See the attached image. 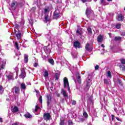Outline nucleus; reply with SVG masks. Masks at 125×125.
<instances>
[{"instance_id": "nucleus-1", "label": "nucleus", "mask_w": 125, "mask_h": 125, "mask_svg": "<svg viewBox=\"0 0 125 125\" xmlns=\"http://www.w3.org/2000/svg\"><path fill=\"white\" fill-rule=\"evenodd\" d=\"M64 87H68L69 92H70V86H69V82L68 81V78L65 77L63 79Z\"/></svg>"}, {"instance_id": "nucleus-2", "label": "nucleus", "mask_w": 125, "mask_h": 125, "mask_svg": "<svg viewBox=\"0 0 125 125\" xmlns=\"http://www.w3.org/2000/svg\"><path fill=\"white\" fill-rule=\"evenodd\" d=\"M5 64H6V60H3L1 62V63H0V71H1V70H3V69L5 68Z\"/></svg>"}, {"instance_id": "nucleus-3", "label": "nucleus", "mask_w": 125, "mask_h": 125, "mask_svg": "<svg viewBox=\"0 0 125 125\" xmlns=\"http://www.w3.org/2000/svg\"><path fill=\"white\" fill-rule=\"evenodd\" d=\"M51 99H52V96L51 94H48L47 95V105L49 106L50 102H51Z\"/></svg>"}, {"instance_id": "nucleus-4", "label": "nucleus", "mask_w": 125, "mask_h": 125, "mask_svg": "<svg viewBox=\"0 0 125 125\" xmlns=\"http://www.w3.org/2000/svg\"><path fill=\"white\" fill-rule=\"evenodd\" d=\"M86 87L88 89L89 87H90V85H91V80L89 78H88L86 80Z\"/></svg>"}, {"instance_id": "nucleus-5", "label": "nucleus", "mask_w": 125, "mask_h": 125, "mask_svg": "<svg viewBox=\"0 0 125 125\" xmlns=\"http://www.w3.org/2000/svg\"><path fill=\"white\" fill-rule=\"evenodd\" d=\"M54 18L58 19L59 18V10H56L54 12Z\"/></svg>"}, {"instance_id": "nucleus-6", "label": "nucleus", "mask_w": 125, "mask_h": 125, "mask_svg": "<svg viewBox=\"0 0 125 125\" xmlns=\"http://www.w3.org/2000/svg\"><path fill=\"white\" fill-rule=\"evenodd\" d=\"M43 119L45 121H49V120H50V114L49 113H44Z\"/></svg>"}, {"instance_id": "nucleus-7", "label": "nucleus", "mask_w": 125, "mask_h": 125, "mask_svg": "<svg viewBox=\"0 0 125 125\" xmlns=\"http://www.w3.org/2000/svg\"><path fill=\"white\" fill-rule=\"evenodd\" d=\"M90 13H92V10H91V8L87 7L85 14L87 17L90 15Z\"/></svg>"}, {"instance_id": "nucleus-8", "label": "nucleus", "mask_w": 125, "mask_h": 125, "mask_svg": "<svg viewBox=\"0 0 125 125\" xmlns=\"http://www.w3.org/2000/svg\"><path fill=\"white\" fill-rule=\"evenodd\" d=\"M13 89L14 90L16 94H19L20 93V88L19 87L15 86L13 88Z\"/></svg>"}, {"instance_id": "nucleus-9", "label": "nucleus", "mask_w": 125, "mask_h": 125, "mask_svg": "<svg viewBox=\"0 0 125 125\" xmlns=\"http://www.w3.org/2000/svg\"><path fill=\"white\" fill-rule=\"evenodd\" d=\"M76 79L79 83H82V79L81 78V76H80V73H76Z\"/></svg>"}, {"instance_id": "nucleus-10", "label": "nucleus", "mask_w": 125, "mask_h": 125, "mask_svg": "<svg viewBox=\"0 0 125 125\" xmlns=\"http://www.w3.org/2000/svg\"><path fill=\"white\" fill-rule=\"evenodd\" d=\"M21 74L20 77L21 78V79H24L25 77H26V72H25V70L21 69Z\"/></svg>"}, {"instance_id": "nucleus-11", "label": "nucleus", "mask_w": 125, "mask_h": 125, "mask_svg": "<svg viewBox=\"0 0 125 125\" xmlns=\"http://www.w3.org/2000/svg\"><path fill=\"white\" fill-rule=\"evenodd\" d=\"M74 46L76 47V48H81V43L78 41H76L74 43Z\"/></svg>"}, {"instance_id": "nucleus-12", "label": "nucleus", "mask_w": 125, "mask_h": 125, "mask_svg": "<svg viewBox=\"0 0 125 125\" xmlns=\"http://www.w3.org/2000/svg\"><path fill=\"white\" fill-rule=\"evenodd\" d=\"M117 19L118 21H123L124 20V16L122 14L119 15L117 16Z\"/></svg>"}, {"instance_id": "nucleus-13", "label": "nucleus", "mask_w": 125, "mask_h": 125, "mask_svg": "<svg viewBox=\"0 0 125 125\" xmlns=\"http://www.w3.org/2000/svg\"><path fill=\"white\" fill-rule=\"evenodd\" d=\"M103 41V37H102V35H100L98 36L97 38V42H102Z\"/></svg>"}, {"instance_id": "nucleus-14", "label": "nucleus", "mask_w": 125, "mask_h": 125, "mask_svg": "<svg viewBox=\"0 0 125 125\" xmlns=\"http://www.w3.org/2000/svg\"><path fill=\"white\" fill-rule=\"evenodd\" d=\"M106 78L107 79H112V73L111 71H108L106 72Z\"/></svg>"}, {"instance_id": "nucleus-15", "label": "nucleus", "mask_w": 125, "mask_h": 125, "mask_svg": "<svg viewBox=\"0 0 125 125\" xmlns=\"http://www.w3.org/2000/svg\"><path fill=\"white\" fill-rule=\"evenodd\" d=\"M44 50L47 54H49L50 53V49L48 48V47H44Z\"/></svg>"}, {"instance_id": "nucleus-16", "label": "nucleus", "mask_w": 125, "mask_h": 125, "mask_svg": "<svg viewBox=\"0 0 125 125\" xmlns=\"http://www.w3.org/2000/svg\"><path fill=\"white\" fill-rule=\"evenodd\" d=\"M21 90H26V84H25V83H21Z\"/></svg>"}, {"instance_id": "nucleus-17", "label": "nucleus", "mask_w": 125, "mask_h": 125, "mask_svg": "<svg viewBox=\"0 0 125 125\" xmlns=\"http://www.w3.org/2000/svg\"><path fill=\"white\" fill-rule=\"evenodd\" d=\"M6 77L8 80H12L13 79V73H10L9 75H7Z\"/></svg>"}, {"instance_id": "nucleus-18", "label": "nucleus", "mask_w": 125, "mask_h": 125, "mask_svg": "<svg viewBox=\"0 0 125 125\" xmlns=\"http://www.w3.org/2000/svg\"><path fill=\"white\" fill-rule=\"evenodd\" d=\"M16 36L18 39V40H21V38H22V34L20 32H19L18 33L16 34Z\"/></svg>"}, {"instance_id": "nucleus-19", "label": "nucleus", "mask_w": 125, "mask_h": 125, "mask_svg": "<svg viewBox=\"0 0 125 125\" xmlns=\"http://www.w3.org/2000/svg\"><path fill=\"white\" fill-rule=\"evenodd\" d=\"M87 30L88 32V35L89 36H91V35H92V30L91 29L90 27H88Z\"/></svg>"}, {"instance_id": "nucleus-20", "label": "nucleus", "mask_w": 125, "mask_h": 125, "mask_svg": "<svg viewBox=\"0 0 125 125\" xmlns=\"http://www.w3.org/2000/svg\"><path fill=\"white\" fill-rule=\"evenodd\" d=\"M62 94L64 97H65V98H66V97L67 98L68 97V94H67V92H66V91H65V90L62 89Z\"/></svg>"}, {"instance_id": "nucleus-21", "label": "nucleus", "mask_w": 125, "mask_h": 125, "mask_svg": "<svg viewBox=\"0 0 125 125\" xmlns=\"http://www.w3.org/2000/svg\"><path fill=\"white\" fill-rule=\"evenodd\" d=\"M17 2H13L11 4V7L12 8V9H15V8H16V7L17 6Z\"/></svg>"}, {"instance_id": "nucleus-22", "label": "nucleus", "mask_w": 125, "mask_h": 125, "mask_svg": "<svg viewBox=\"0 0 125 125\" xmlns=\"http://www.w3.org/2000/svg\"><path fill=\"white\" fill-rule=\"evenodd\" d=\"M85 49L88 51H91L92 50V48H89V43H87L85 46Z\"/></svg>"}, {"instance_id": "nucleus-23", "label": "nucleus", "mask_w": 125, "mask_h": 125, "mask_svg": "<svg viewBox=\"0 0 125 125\" xmlns=\"http://www.w3.org/2000/svg\"><path fill=\"white\" fill-rule=\"evenodd\" d=\"M19 109L17 106H15L13 108H12V112L13 113H16V112H18Z\"/></svg>"}, {"instance_id": "nucleus-24", "label": "nucleus", "mask_w": 125, "mask_h": 125, "mask_svg": "<svg viewBox=\"0 0 125 125\" xmlns=\"http://www.w3.org/2000/svg\"><path fill=\"white\" fill-rule=\"evenodd\" d=\"M28 55L24 54V63H28Z\"/></svg>"}, {"instance_id": "nucleus-25", "label": "nucleus", "mask_w": 125, "mask_h": 125, "mask_svg": "<svg viewBox=\"0 0 125 125\" xmlns=\"http://www.w3.org/2000/svg\"><path fill=\"white\" fill-rule=\"evenodd\" d=\"M78 35H83V31H82V28H78L76 31Z\"/></svg>"}, {"instance_id": "nucleus-26", "label": "nucleus", "mask_w": 125, "mask_h": 125, "mask_svg": "<svg viewBox=\"0 0 125 125\" xmlns=\"http://www.w3.org/2000/svg\"><path fill=\"white\" fill-rule=\"evenodd\" d=\"M24 117L27 119H31L32 118V115L30 114L29 113H27L26 114L24 115Z\"/></svg>"}, {"instance_id": "nucleus-27", "label": "nucleus", "mask_w": 125, "mask_h": 125, "mask_svg": "<svg viewBox=\"0 0 125 125\" xmlns=\"http://www.w3.org/2000/svg\"><path fill=\"white\" fill-rule=\"evenodd\" d=\"M40 109H41V107H40L39 106V105H36V106H35V110H33V112H34V113H37V112H38V110H40Z\"/></svg>"}, {"instance_id": "nucleus-28", "label": "nucleus", "mask_w": 125, "mask_h": 125, "mask_svg": "<svg viewBox=\"0 0 125 125\" xmlns=\"http://www.w3.org/2000/svg\"><path fill=\"white\" fill-rule=\"evenodd\" d=\"M48 21H49V19H48V16L45 15L44 17V22L45 23H47V22H48Z\"/></svg>"}, {"instance_id": "nucleus-29", "label": "nucleus", "mask_w": 125, "mask_h": 125, "mask_svg": "<svg viewBox=\"0 0 125 125\" xmlns=\"http://www.w3.org/2000/svg\"><path fill=\"white\" fill-rule=\"evenodd\" d=\"M83 116L86 120L88 118V114H87V113H86V112H85V111L83 112Z\"/></svg>"}, {"instance_id": "nucleus-30", "label": "nucleus", "mask_w": 125, "mask_h": 125, "mask_svg": "<svg viewBox=\"0 0 125 125\" xmlns=\"http://www.w3.org/2000/svg\"><path fill=\"white\" fill-rule=\"evenodd\" d=\"M3 91H4V88H3L1 85H0V94H2Z\"/></svg>"}, {"instance_id": "nucleus-31", "label": "nucleus", "mask_w": 125, "mask_h": 125, "mask_svg": "<svg viewBox=\"0 0 125 125\" xmlns=\"http://www.w3.org/2000/svg\"><path fill=\"white\" fill-rule=\"evenodd\" d=\"M43 76L45 79H47V78H48V72H47V71H45Z\"/></svg>"}, {"instance_id": "nucleus-32", "label": "nucleus", "mask_w": 125, "mask_h": 125, "mask_svg": "<svg viewBox=\"0 0 125 125\" xmlns=\"http://www.w3.org/2000/svg\"><path fill=\"white\" fill-rule=\"evenodd\" d=\"M48 62L51 65H54V61H53V59H49Z\"/></svg>"}, {"instance_id": "nucleus-33", "label": "nucleus", "mask_w": 125, "mask_h": 125, "mask_svg": "<svg viewBox=\"0 0 125 125\" xmlns=\"http://www.w3.org/2000/svg\"><path fill=\"white\" fill-rule=\"evenodd\" d=\"M121 23H117L115 25V27L116 28V29H120L121 28Z\"/></svg>"}, {"instance_id": "nucleus-34", "label": "nucleus", "mask_w": 125, "mask_h": 125, "mask_svg": "<svg viewBox=\"0 0 125 125\" xmlns=\"http://www.w3.org/2000/svg\"><path fill=\"white\" fill-rule=\"evenodd\" d=\"M122 40V38L121 37H115L114 38L115 41H121Z\"/></svg>"}, {"instance_id": "nucleus-35", "label": "nucleus", "mask_w": 125, "mask_h": 125, "mask_svg": "<svg viewBox=\"0 0 125 125\" xmlns=\"http://www.w3.org/2000/svg\"><path fill=\"white\" fill-rule=\"evenodd\" d=\"M15 47L17 48V49H18V50H19V49H20L19 48V46L18 43H17V42H15Z\"/></svg>"}, {"instance_id": "nucleus-36", "label": "nucleus", "mask_w": 125, "mask_h": 125, "mask_svg": "<svg viewBox=\"0 0 125 125\" xmlns=\"http://www.w3.org/2000/svg\"><path fill=\"white\" fill-rule=\"evenodd\" d=\"M120 67L121 68V69H122V71H125V65L123 64V65H120Z\"/></svg>"}, {"instance_id": "nucleus-37", "label": "nucleus", "mask_w": 125, "mask_h": 125, "mask_svg": "<svg viewBox=\"0 0 125 125\" xmlns=\"http://www.w3.org/2000/svg\"><path fill=\"white\" fill-rule=\"evenodd\" d=\"M122 64H125V59L122 58L120 60Z\"/></svg>"}, {"instance_id": "nucleus-38", "label": "nucleus", "mask_w": 125, "mask_h": 125, "mask_svg": "<svg viewBox=\"0 0 125 125\" xmlns=\"http://www.w3.org/2000/svg\"><path fill=\"white\" fill-rule=\"evenodd\" d=\"M104 83L107 85H109V84H110V83H109V81H108V80H107V79H104Z\"/></svg>"}, {"instance_id": "nucleus-39", "label": "nucleus", "mask_w": 125, "mask_h": 125, "mask_svg": "<svg viewBox=\"0 0 125 125\" xmlns=\"http://www.w3.org/2000/svg\"><path fill=\"white\" fill-rule=\"evenodd\" d=\"M55 77L56 80H58V79H59V74L56 73Z\"/></svg>"}, {"instance_id": "nucleus-40", "label": "nucleus", "mask_w": 125, "mask_h": 125, "mask_svg": "<svg viewBox=\"0 0 125 125\" xmlns=\"http://www.w3.org/2000/svg\"><path fill=\"white\" fill-rule=\"evenodd\" d=\"M64 125V120H62V118L61 119L60 125Z\"/></svg>"}, {"instance_id": "nucleus-41", "label": "nucleus", "mask_w": 125, "mask_h": 125, "mask_svg": "<svg viewBox=\"0 0 125 125\" xmlns=\"http://www.w3.org/2000/svg\"><path fill=\"white\" fill-rule=\"evenodd\" d=\"M44 13H47L48 12H49V10H48V9L45 8L44 9Z\"/></svg>"}, {"instance_id": "nucleus-42", "label": "nucleus", "mask_w": 125, "mask_h": 125, "mask_svg": "<svg viewBox=\"0 0 125 125\" xmlns=\"http://www.w3.org/2000/svg\"><path fill=\"white\" fill-rule=\"evenodd\" d=\"M33 66L34 67H38L39 66V63L38 62L34 63Z\"/></svg>"}, {"instance_id": "nucleus-43", "label": "nucleus", "mask_w": 125, "mask_h": 125, "mask_svg": "<svg viewBox=\"0 0 125 125\" xmlns=\"http://www.w3.org/2000/svg\"><path fill=\"white\" fill-rule=\"evenodd\" d=\"M39 101H40V102H41V103H42V96H40V98H39Z\"/></svg>"}, {"instance_id": "nucleus-44", "label": "nucleus", "mask_w": 125, "mask_h": 125, "mask_svg": "<svg viewBox=\"0 0 125 125\" xmlns=\"http://www.w3.org/2000/svg\"><path fill=\"white\" fill-rule=\"evenodd\" d=\"M72 104V105H76V104H77V102L76 101H73Z\"/></svg>"}, {"instance_id": "nucleus-45", "label": "nucleus", "mask_w": 125, "mask_h": 125, "mask_svg": "<svg viewBox=\"0 0 125 125\" xmlns=\"http://www.w3.org/2000/svg\"><path fill=\"white\" fill-rule=\"evenodd\" d=\"M95 70H98V69H99V66L98 65H96L95 67Z\"/></svg>"}, {"instance_id": "nucleus-46", "label": "nucleus", "mask_w": 125, "mask_h": 125, "mask_svg": "<svg viewBox=\"0 0 125 125\" xmlns=\"http://www.w3.org/2000/svg\"><path fill=\"white\" fill-rule=\"evenodd\" d=\"M68 124L69 125H73V122H72V121H69Z\"/></svg>"}, {"instance_id": "nucleus-47", "label": "nucleus", "mask_w": 125, "mask_h": 125, "mask_svg": "<svg viewBox=\"0 0 125 125\" xmlns=\"http://www.w3.org/2000/svg\"><path fill=\"white\" fill-rule=\"evenodd\" d=\"M15 70H16V74H17V72H18V67H16L15 68Z\"/></svg>"}, {"instance_id": "nucleus-48", "label": "nucleus", "mask_w": 125, "mask_h": 125, "mask_svg": "<svg viewBox=\"0 0 125 125\" xmlns=\"http://www.w3.org/2000/svg\"><path fill=\"white\" fill-rule=\"evenodd\" d=\"M111 118H112V121H114V118H115V115H111Z\"/></svg>"}, {"instance_id": "nucleus-49", "label": "nucleus", "mask_w": 125, "mask_h": 125, "mask_svg": "<svg viewBox=\"0 0 125 125\" xmlns=\"http://www.w3.org/2000/svg\"><path fill=\"white\" fill-rule=\"evenodd\" d=\"M82 1L83 3H84V2H86V1H87V0H82Z\"/></svg>"}, {"instance_id": "nucleus-50", "label": "nucleus", "mask_w": 125, "mask_h": 125, "mask_svg": "<svg viewBox=\"0 0 125 125\" xmlns=\"http://www.w3.org/2000/svg\"><path fill=\"white\" fill-rule=\"evenodd\" d=\"M104 0H101V3H102V4H104Z\"/></svg>"}, {"instance_id": "nucleus-51", "label": "nucleus", "mask_w": 125, "mask_h": 125, "mask_svg": "<svg viewBox=\"0 0 125 125\" xmlns=\"http://www.w3.org/2000/svg\"><path fill=\"white\" fill-rule=\"evenodd\" d=\"M115 118H116V120H117L118 121H121V119H120L119 117H115Z\"/></svg>"}, {"instance_id": "nucleus-52", "label": "nucleus", "mask_w": 125, "mask_h": 125, "mask_svg": "<svg viewBox=\"0 0 125 125\" xmlns=\"http://www.w3.org/2000/svg\"><path fill=\"white\" fill-rule=\"evenodd\" d=\"M0 122L2 123V118H0Z\"/></svg>"}, {"instance_id": "nucleus-53", "label": "nucleus", "mask_w": 125, "mask_h": 125, "mask_svg": "<svg viewBox=\"0 0 125 125\" xmlns=\"http://www.w3.org/2000/svg\"><path fill=\"white\" fill-rule=\"evenodd\" d=\"M101 46L102 47H103V48L105 47V46L104 45V44H102Z\"/></svg>"}, {"instance_id": "nucleus-54", "label": "nucleus", "mask_w": 125, "mask_h": 125, "mask_svg": "<svg viewBox=\"0 0 125 125\" xmlns=\"http://www.w3.org/2000/svg\"><path fill=\"white\" fill-rule=\"evenodd\" d=\"M12 125H18V123H14V124H13Z\"/></svg>"}, {"instance_id": "nucleus-55", "label": "nucleus", "mask_w": 125, "mask_h": 125, "mask_svg": "<svg viewBox=\"0 0 125 125\" xmlns=\"http://www.w3.org/2000/svg\"><path fill=\"white\" fill-rule=\"evenodd\" d=\"M107 1H112V0H107Z\"/></svg>"}, {"instance_id": "nucleus-56", "label": "nucleus", "mask_w": 125, "mask_h": 125, "mask_svg": "<svg viewBox=\"0 0 125 125\" xmlns=\"http://www.w3.org/2000/svg\"><path fill=\"white\" fill-rule=\"evenodd\" d=\"M0 78H1V74H0Z\"/></svg>"}, {"instance_id": "nucleus-57", "label": "nucleus", "mask_w": 125, "mask_h": 125, "mask_svg": "<svg viewBox=\"0 0 125 125\" xmlns=\"http://www.w3.org/2000/svg\"><path fill=\"white\" fill-rule=\"evenodd\" d=\"M19 55H21V53H19Z\"/></svg>"}, {"instance_id": "nucleus-58", "label": "nucleus", "mask_w": 125, "mask_h": 125, "mask_svg": "<svg viewBox=\"0 0 125 125\" xmlns=\"http://www.w3.org/2000/svg\"><path fill=\"white\" fill-rule=\"evenodd\" d=\"M41 125H44V123H42V124H41Z\"/></svg>"}, {"instance_id": "nucleus-59", "label": "nucleus", "mask_w": 125, "mask_h": 125, "mask_svg": "<svg viewBox=\"0 0 125 125\" xmlns=\"http://www.w3.org/2000/svg\"><path fill=\"white\" fill-rule=\"evenodd\" d=\"M94 1H97V0H94Z\"/></svg>"}, {"instance_id": "nucleus-60", "label": "nucleus", "mask_w": 125, "mask_h": 125, "mask_svg": "<svg viewBox=\"0 0 125 125\" xmlns=\"http://www.w3.org/2000/svg\"><path fill=\"white\" fill-rule=\"evenodd\" d=\"M88 1H91V0H88Z\"/></svg>"}, {"instance_id": "nucleus-61", "label": "nucleus", "mask_w": 125, "mask_h": 125, "mask_svg": "<svg viewBox=\"0 0 125 125\" xmlns=\"http://www.w3.org/2000/svg\"><path fill=\"white\" fill-rule=\"evenodd\" d=\"M104 117H106V115H104Z\"/></svg>"}, {"instance_id": "nucleus-62", "label": "nucleus", "mask_w": 125, "mask_h": 125, "mask_svg": "<svg viewBox=\"0 0 125 125\" xmlns=\"http://www.w3.org/2000/svg\"><path fill=\"white\" fill-rule=\"evenodd\" d=\"M36 92H37V93H38V91H36Z\"/></svg>"}, {"instance_id": "nucleus-63", "label": "nucleus", "mask_w": 125, "mask_h": 125, "mask_svg": "<svg viewBox=\"0 0 125 125\" xmlns=\"http://www.w3.org/2000/svg\"><path fill=\"white\" fill-rule=\"evenodd\" d=\"M18 60H19V58L18 59Z\"/></svg>"}]
</instances>
